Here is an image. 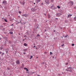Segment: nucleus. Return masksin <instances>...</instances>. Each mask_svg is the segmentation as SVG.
Here are the masks:
<instances>
[{
  "label": "nucleus",
  "instance_id": "1",
  "mask_svg": "<svg viewBox=\"0 0 76 76\" xmlns=\"http://www.w3.org/2000/svg\"><path fill=\"white\" fill-rule=\"evenodd\" d=\"M73 68L72 67H68L66 69V71L70 72H72L73 70Z\"/></svg>",
  "mask_w": 76,
  "mask_h": 76
},
{
  "label": "nucleus",
  "instance_id": "2",
  "mask_svg": "<svg viewBox=\"0 0 76 76\" xmlns=\"http://www.w3.org/2000/svg\"><path fill=\"white\" fill-rule=\"evenodd\" d=\"M7 1H4L3 2V5L4 6H5L6 4H7Z\"/></svg>",
  "mask_w": 76,
  "mask_h": 76
},
{
  "label": "nucleus",
  "instance_id": "3",
  "mask_svg": "<svg viewBox=\"0 0 76 76\" xmlns=\"http://www.w3.org/2000/svg\"><path fill=\"white\" fill-rule=\"evenodd\" d=\"M31 10L33 12H34V11H35V10H37V9H36V7H35L34 8H31Z\"/></svg>",
  "mask_w": 76,
  "mask_h": 76
},
{
  "label": "nucleus",
  "instance_id": "4",
  "mask_svg": "<svg viewBox=\"0 0 76 76\" xmlns=\"http://www.w3.org/2000/svg\"><path fill=\"white\" fill-rule=\"evenodd\" d=\"M50 9H51L53 10H55V9H56V7H55L54 6H52L51 7Z\"/></svg>",
  "mask_w": 76,
  "mask_h": 76
},
{
  "label": "nucleus",
  "instance_id": "5",
  "mask_svg": "<svg viewBox=\"0 0 76 76\" xmlns=\"http://www.w3.org/2000/svg\"><path fill=\"white\" fill-rule=\"evenodd\" d=\"M45 2L47 4H50V2H49V0H45Z\"/></svg>",
  "mask_w": 76,
  "mask_h": 76
},
{
  "label": "nucleus",
  "instance_id": "6",
  "mask_svg": "<svg viewBox=\"0 0 76 76\" xmlns=\"http://www.w3.org/2000/svg\"><path fill=\"white\" fill-rule=\"evenodd\" d=\"M72 16V15H71V14H69L67 16V18H70V17H71V16Z\"/></svg>",
  "mask_w": 76,
  "mask_h": 76
},
{
  "label": "nucleus",
  "instance_id": "7",
  "mask_svg": "<svg viewBox=\"0 0 76 76\" xmlns=\"http://www.w3.org/2000/svg\"><path fill=\"white\" fill-rule=\"evenodd\" d=\"M16 63L18 64H19V63H20V61H19L17 60L16 61Z\"/></svg>",
  "mask_w": 76,
  "mask_h": 76
},
{
  "label": "nucleus",
  "instance_id": "8",
  "mask_svg": "<svg viewBox=\"0 0 76 76\" xmlns=\"http://www.w3.org/2000/svg\"><path fill=\"white\" fill-rule=\"evenodd\" d=\"M57 16L58 17H59V16H60L61 15L60 14V13H57Z\"/></svg>",
  "mask_w": 76,
  "mask_h": 76
},
{
  "label": "nucleus",
  "instance_id": "9",
  "mask_svg": "<svg viewBox=\"0 0 76 76\" xmlns=\"http://www.w3.org/2000/svg\"><path fill=\"white\" fill-rule=\"evenodd\" d=\"M21 4H23V5H24L25 4V2L24 1H23V2L21 3Z\"/></svg>",
  "mask_w": 76,
  "mask_h": 76
},
{
  "label": "nucleus",
  "instance_id": "10",
  "mask_svg": "<svg viewBox=\"0 0 76 76\" xmlns=\"http://www.w3.org/2000/svg\"><path fill=\"white\" fill-rule=\"evenodd\" d=\"M48 18H50V14H48Z\"/></svg>",
  "mask_w": 76,
  "mask_h": 76
},
{
  "label": "nucleus",
  "instance_id": "11",
  "mask_svg": "<svg viewBox=\"0 0 76 76\" xmlns=\"http://www.w3.org/2000/svg\"><path fill=\"white\" fill-rule=\"evenodd\" d=\"M28 15L27 14H25V17H27Z\"/></svg>",
  "mask_w": 76,
  "mask_h": 76
},
{
  "label": "nucleus",
  "instance_id": "12",
  "mask_svg": "<svg viewBox=\"0 0 76 76\" xmlns=\"http://www.w3.org/2000/svg\"><path fill=\"white\" fill-rule=\"evenodd\" d=\"M24 46H26H26H27V44H26V43H24Z\"/></svg>",
  "mask_w": 76,
  "mask_h": 76
},
{
  "label": "nucleus",
  "instance_id": "13",
  "mask_svg": "<svg viewBox=\"0 0 76 76\" xmlns=\"http://www.w3.org/2000/svg\"><path fill=\"white\" fill-rule=\"evenodd\" d=\"M74 20L75 21H76V16L74 18Z\"/></svg>",
  "mask_w": 76,
  "mask_h": 76
},
{
  "label": "nucleus",
  "instance_id": "14",
  "mask_svg": "<svg viewBox=\"0 0 76 76\" xmlns=\"http://www.w3.org/2000/svg\"><path fill=\"white\" fill-rule=\"evenodd\" d=\"M34 22H37V19H34Z\"/></svg>",
  "mask_w": 76,
  "mask_h": 76
},
{
  "label": "nucleus",
  "instance_id": "15",
  "mask_svg": "<svg viewBox=\"0 0 76 76\" xmlns=\"http://www.w3.org/2000/svg\"><path fill=\"white\" fill-rule=\"evenodd\" d=\"M24 51H27V49H25L23 50Z\"/></svg>",
  "mask_w": 76,
  "mask_h": 76
},
{
  "label": "nucleus",
  "instance_id": "16",
  "mask_svg": "<svg viewBox=\"0 0 76 76\" xmlns=\"http://www.w3.org/2000/svg\"><path fill=\"white\" fill-rule=\"evenodd\" d=\"M50 1L52 2H53V1H54V0H50Z\"/></svg>",
  "mask_w": 76,
  "mask_h": 76
},
{
  "label": "nucleus",
  "instance_id": "17",
  "mask_svg": "<svg viewBox=\"0 0 76 76\" xmlns=\"http://www.w3.org/2000/svg\"><path fill=\"white\" fill-rule=\"evenodd\" d=\"M57 7H58V9H60V6H57Z\"/></svg>",
  "mask_w": 76,
  "mask_h": 76
},
{
  "label": "nucleus",
  "instance_id": "18",
  "mask_svg": "<svg viewBox=\"0 0 76 76\" xmlns=\"http://www.w3.org/2000/svg\"><path fill=\"white\" fill-rule=\"evenodd\" d=\"M30 57H31L30 58V59H31V58H32V57H33V56H30Z\"/></svg>",
  "mask_w": 76,
  "mask_h": 76
},
{
  "label": "nucleus",
  "instance_id": "19",
  "mask_svg": "<svg viewBox=\"0 0 76 76\" xmlns=\"http://www.w3.org/2000/svg\"><path fill=\"white\" fill-rule=\"evenodd\" d=\"M4 21H5V22H7V20H6V19H4Z\"/></svg>",
  "mask_w": 76,
  "mask_h": 76
},
{
  "label": "nucleus",
  "instance_id": "20",
  "mask_svg": "<svg viewBox=\"0 0 76 76\" xmlns=\"http://www.w3.org/2000/svg\"><path fill=\"white\" fill-rule=\"evenodd\" d=\"M37 37H40V36L39 35V34H38L37 35Z\"/></svg>",
  "mask_w": 76,
  "mask_h": 76
},
{
  "label": "nucleus",
  "instance_id": "21",
  "mask_svg": "<svg viewBox=\"0 0 76 76\" xmlns=\"http://www.w3.org/2000/svg\"><path fill=\"white\" fill-rule=\"evenodd\" d=\"M14 52H15V54H16V51H14Z\"/></svg>",
  "mask_w": 76,
  "mask_h": 76
},
{
  "label": "nucleus",
  "instance_id": "22",
  "mask_svg": "<svg viewBox=\"0 0 76 76\" xmlns=\"http://www.w3.org/2000/svg\"><path fill=\"white\" fill-rule=\"evenodd\" d=\"M18 13H19L20 14V13H21V12H20V11H19V12H18Z\"/></svg>",
  "mask_w": 76,
  "mask_h": 76
},
{
  "label": "nucleus",
  "instance_id": "23",
  "mask_svg": "<svg viewBox=\"0 0 76 76\" xmlns=\"http://www.w3.org/2000/svg\"><path fill=\"white\" fill-rule=\"evenodd\" d=\"M72 46H74L75 45L74 44H72Z\"/></svg>",
  "mask_w": 76,
  "mask_h": 76
},
{
  "label": "nucleus",
  "instance_id": "24",
  "mask_svg": "<svg viewBox=\"0 0 76 76\" xmlns=\"http://www.w3.org/2000/svg\"><path fill=\"white\" fill-rule=\"evenodd\" d=\"M7 69L8 70H10V68H9L8 67L7 68Z\"/></svg>",
  "mask_w": 76,
  "mask_h": 76
},
{
  "label": "nucleus",
  "instance_id": "25",
  "mask_svg": "<svg viewBox=\"0 0 76 76\" xmlns=\"http://www.w3.org/2000/svg\"><path fill=\"white\" fill-rule=\"evenodd\" d=\"M4 53H2L1 54V56H3V55H4Z\"/></svg>",
  "mask_w": 76,
  "mask_h": 76
},
{
  "label": "nucleus",
  "instance_id": "26",
  "mask_svg": "<svg viewBox=\"0 0 76 76\" xmlns=\"http://www.w3.org/2000/svg\"><path fill=\"white\" fill-rule=\"evenodd\" d=\"M10 34H13V32H10Z\"/></svg>",
  "mask_w": 76,
  "mask_h": 76
},
{
  "label": "nucleus",
  "instance_id": "27",
  "mask_svg": "<svg viewBox=\"0 0 76 76\" xmlns=\"http://www.w3.org/2000/svg\"><path fill=\"white\" fill-rule=\"evenodd\" d=\"M22 16H25V14H24L22 15Z\"/></svg>",
  "mask_w": 76,
  "mask_h": 76
},
{
  "label": "nucleus",
  "instance_id": "28",
  "mask_svg": "<svg viewBox=\"0 0 76 76\" xmlns=\"http://www.w3.org/2000/svg\"><path fill=\"white\" fill-rule=\"evenodd\" d=\"M31 74H34V72H31Z\"/></svg>",
  "mask_w": 76,
  "mask_h": 76
},
{
  "label": "nucleus",
  "instance_id": "29",
  "mask_svg": "<svg viewBox=\"0 0 76 76\" xmlns=\"http://www.w3.org/2000/svg\"><path fill=\"white\" fill-rule=\"evenodd\" d=\"M50 55H52V52H50Z\"/></svg>",
  "mask_w": 76,
  "mask_h": 76
},
{
  "label": "nucleus",
  "instance_id": "30",
  "mask_svg": "<svg viewBox=\"0 0 76 76\" xmlns=\"http://www.w3.org/2000/svg\"><path fill=\"white\" fill-rule=\"evenodd\" d=\"M24 69H25V70H26L27 69V68H24Z\"/></svg>",
  "mask_w": 76,
  "mask_h": 76
},
{
  "label": "nucleus",
  "instance_id": "31",
  "mask_svg": "<svg viewBox=\"0 0 76 76\" xmlns=\"http://www.w3.org/2000/svg\"><path fill=\"white\" fill-rule=\"evenodd\" d=\"M41 4L42 5H43L44 4H43V3H41Z\"/></svg>",
  "mask_w": 76,
  "mask_h": 76
},
{
  "label": "nucleus",
  "instance_id": "32",
  "mask_svg": "<svg viewBox=\"0 0 76 76\" xmlns=\"http://www.w3.org/2000/svg\"><path fill=\"white\" fill-rule=\"evenodd\" d=\"M64 45V44H63V45H61V47H63Z\"/></svg>",
  "mask_w": 76,
  "mask_h": 76
},
{
  "label": "nucleus",
  "instance_id": "33",
  "mask_svg": "<svg viewBox=\"0 0 76 76\" xmlns=\"http://www.w3.org/2000/svg\"><path fill=\"white\" fill-rule=\"evenodd\" d=\"M73 5V2H72V5Z\"/></svg>",
  "mask_w": 76,
  "mask_h": 76
},
{
  "label": "nucleus",
  "instance_id": "34",
  "mask_svg": "<svg viewBox=\"0 0 76 76\" xmlns=\"http://www.w3.org/2000/svg\"><path fill=\"white\" fill-rule=\"evenodd\" d=\"M67 64H68V63H66V65H67Z\"/></svg>",
  "mask_w": 76,
  "mask_h": 76
},
{
  "label": "nucleus",
  "instance_id": "35",
  "mask_svg": "<svg viewBox=\"0 0 76 76\" xmlns=\"http://www.w3.org/2000/svg\"><path fill=\"white\" fill-rule=\"evenodd\" d=\"M26 71L27 72H28V69H26Z\"/></svg>",
  "mask_w": 76,
  "mask_h": 76
},
{
  "label": "nucleus",
  "instance_id": "36",
  "mask_svg": "<svg viewBox=\"0 0 76 76\" xmlns=\"http://www.w3.org/2000/svg\"><path fill=\"white\" fill-rule=\"evenodd\" d=\"M67 36V35H66L65 36V38H66Z\"/></svg>",
  "mask_w": 76,
  "mask_h": 76
},
{
  "label": "nucleus",
  "instance_id": "37",
  "mask_svg": "<svg viewBox=\"0 0 76 76\" xmlns=\"http://www.w3.org/2000/svg\"><path fill=\"white\" fill-rule=\"evenodd\" d=\"M9 43H11V41H9Z\"/></svg>",
  "mask_w": 76,
  "mask_h": 76
},
{
  "label": "nucleus",
  "instance_id": "38",
  "mask_svg": "<svg viewBox=\"0 0 76 76\" xmlns=\"http://www.w3.org/2000/svg\"><path fill=\"white\" fill-rule=\"evenodd\" d=\"M24 37H26V36L25 35L24 36Z\"/></svg>",
  "mask_w": 76,
  "mask_h": 76
},
{
  "label": "nucleus",
  "instance_id": "39",
  "mask_svg": "<svg viewBox=\"0 0 76 76\" xmlns=\"http://www.w3.org/2000/svg\"><path fill=\"white\" fill-rule=\"evenodd\" d=\"M52 58H54V57L53 56L52 57Z\"/></svg>",
  "mask_w": 76,
  "mask_h": 76
},
{
  "label": "nucleus",
  "instance_id": "40",
  "mask_svg": "<svg viewBox=\"0 0 76 76\" xmlns=\"http://www.w3.org/2000/svg\"><path fill=\"white\" fill-rule=\"evenodd\" d=\"M37 76H41L39 75H37Z\"/></svg>",
  "mask_w": 76,
  "mask_h": 76
},
{
  "label": "nucleus",
  "instance_id": "41",
  "mask_svg": "<svg viewBox=\"0 0 76 76\" xmlns=\"http://www.w3.org/2000/svg\"><path fill=\"white\" fill-rule=\"evenodd\" d=\"M39 2L41 1V0H39Z\"/></svg>",
  "mask_w": 76,
  "mask_h": 76
},
{
  "label": "nucleus",
  "instance_id": "42",
  "mask_svg": "<svg viewBox=\"0 0 76 76\" xmlns=\"http://www.w3.org/2000/svg\"><path fill=\"white\" fill-rule=\"evenodd\" d=\"M23 54H26V53H23Z\"/></svg>",
  "mask_w": 76,
  "mask_h": 76
},
{
  "label": "nucleus",
  "instance_id": "43",
  "mask_svg": "<svg viewBox=\"0 0 76 76\" xmlns=\"http://www.w3.org/2000/svg\"><path fill=\"white\" fill-rule=\"evenodd\" d=\"M35 46H34L33 47L34 48H35Z\"/></svg>",
  "mask_w": 76,
  "mask_h": 76
},
{
  "label": "nucleus",
  "instance_id": "44",
  "mask_svg": "<svg viewBox=\"0 0 76 76\" xmlns=\"http://www.w3.org/2000/svg\"><path fill=\"white\" fill-rule=\"evenodd\" d=\"M34 4H35V3H34Z\"/></svg>",
  "mask_w": 76,
  "mask_h": 76
},
{
  "label": "nucleus",
  "instance_id": "45",
  "mask_svg": "<svg viewBox=\"0 0 76 76\" xmlns=\"http://www.w3.org/2000/svg\"><path fill=\"white\" fill-rule=\"evenodd\" d=\"M54 32H56V31L55 30H54Z\"/></svg>",
  "mask_w": 76,
  "mask_h": 76
},
{
  "label": "nucleus",
  "instance_id": "46",
  "mask_svg": "<svg viewBox=\"0 0 76 76\" xmlns=\"http://www.w3.org/2000/svg\"><path fill=\"white\" fill-rule=\"evenodd\" d=\"M34 44V46H35V44Z\"/></svg>",
  "mask_w": 76,
  "mask_h": 76
},
{
  "label": "nucleus",
  "instance_id": "47",
  "mask_svg": "<svg viewBox=\"0 0 76 76\" xmlns=\"http://www.w3.org/2000/svg\"><path fill=\"white\" fill-rule=\"evenodd\" d=\"M44 15H45H45H46V14H44Z\"/></svg>",
  "mask_w": 76,
  "mask_h": 76
},
{
  "label": "nucleus",
  "instance_id": "48",
  "mask_svg": "<svg viewBox=\"0 0 76 76\" xmlns=\"http://www.w3.org/2000/svg\"><path fill=\"white\" fill-rule=\"evenodd\" d=\"M13 25V24H12V25H11V26H12V25Z\"/></svg>",
  "mask_w": 76,
  "mask_h": 76
},
{
  "label": "nucleus",
  "instance_id": "49",
  "mask_svg": "<svg viewBox=\"0 0 76 76\" xmlns=\"http://www.w3.org/2000/svg\"><path fill=\"white\" fill-rule=\"evenodd\" d=\"M0 7H1V5H0Z\"/></svg>",
  "mask_w": 76,
  "mask_h": 76
},
{
  "label": "nucleus",
  "instance_id": "50",
  "mask_svg": "<svg viewBox=\"0 0 76 76\" xmlns=\"http://www.w3.org/2000/svg\"><path fill=\"white\" fill-rule=\"evenodd\" d=\"M56 19H58V18H56Z\"/></svg>",
  "mask_w": 76,
  "mask_h": 76
},
{
  "label": "nucleus",
  "instance_id": "51",
  "mask_svg": "<svg viewBox=\"0 0 76 76\" xmlns=\"http://www.w3.org/2000/svg\"><path fill=\"white\" fill-rule=\"evenodd\" d=\"M37 58H38V57H37Z\"/></svg>",
  "mask_w": 76,
  "mask_h": 76
},
{
  "label": "nucleus",
  "instance_id": "52",
  "mask_svg": "<svg viewBox=\"0 0 76 76\" xmlns=\"http://www.w3.org/2000/svg\"><path fill=\"white\" fill-rule=\"evenodd\" d=\"M1 52L0 53V54H1Z\"/></svg>",
  "mask_w": 76,
  "mask_h": 76
},
{
  "label": "nucleus",
  "instance_id": "53",
  "mask_svg": "<svg viewBox=\"0 0 76 76\" xmlns=\"http://www.w3.org/2000/svg\"><path fill=\"white\" fill-rule=\"evenodd\" d=\"M23 64H22V65L23 66Z\"/></svg>",
  "mask_w": 76,
  "mask_h": 76
},
{
  "label": "nucleus",
  "instance_id": "54",
  "mask_svg": "<svg viewBox=\"0 0 76 76\" xmlns=\"http://www.w3.org/2000/svg\"><path fill=\"white\" fill-rule=\"evenodd\" d=\"M18 17H19V18H20V16H19Z\"/></svg>",
  "mask_w": 76,
  "mask_h": 76
},
{
  "label": "nucleus",
  "instance_id": "55",
  "mask_svg": "<svg viewBox=\"0 0 76 76\" xmlns=\"http://www.w3.org/2000/svg\"><path fill=\"white\" fill-rule=\"evenodd\" d=\"M36 50H37V48H36Z\"/></svg>",
  "mask_w": 76,
  "mask_h": 76
},
{
  "label": "nucleus",
  "instance_id": "56",
  "mask_svg": "<svg viewBox=\"0 0 76 76\" xmlns=\"http://www.w3.org/2000/svg\"><path fill=\"white\" fill-rule=\"evenodd\" d=\"M24 40H25V39H23V41H24Z\"/></svg>",
  "mask_w": 76,
  "mask_h": 76
},
{
  "label": "nucleus",
  "instance_id": "57",
  "mask_svg": "<svg viewBox=\"0 0 76 76\" xmlns=\"http://www.w3.org/2000/svg\"><path fill=\"white\" fill-rule=\"evenodd\" d=\"M61 38H63V37H61Z\"/></svg>",
  "mask_w": 76,
  "mask_h": 76
},
{
  "label": "nucleus",
  "instance_id": "58",
  "mask_svg": "<svg viewBox=\"0 0 76 76\" xmlns=\"http://www.w3.org/2000/svg\"><path fill=\"white\" fill-rule=\"evenodd\" d=\"M45 31H46V30H45Z\"/></svg>",
  "mask_w": 76,
  "mask_h": 76
},
{
  "label": "nucleus",
  "instance_id": "59",
  "mask_svg": "<svg viewBox=\"0 0 76 76\" xmlns=\"http://www.w3.org/2000/svg\"><path fill=\"white\" fill-rule=\"evenodd\" d=\"M1 39H0V40Z\"/></svg>",
  "mask_w": 76,
  "mask_h": 76
},
{
  "label": "nucleus",
  "instance_id": "60",
  "mask_svg": "<svg viewBox=\"0 0 76 76\" xmlns=\"http://www.w3.org/2000/svg\"><path fill=\"white\" fill-rule=\"evenodd\" d=\"M44 63L43 62V64Z\"/></svg>",
  "mask_w": 76,
  "mask_h": 76
},
{
  "label": "nucleus",
  "instance_id": "61",
  "mask_svg": "<svg viewBox=\"0 0 76 76\" xmlns=\"http://www.w3.org/2000/svg\"><path fill=\"white\" fill-rule=\"evenodd\" d=\"M1 0H0V1Z\"/></svg>",
  "mask_w": 76,
  "mask_h": 76
}]
</instances>
